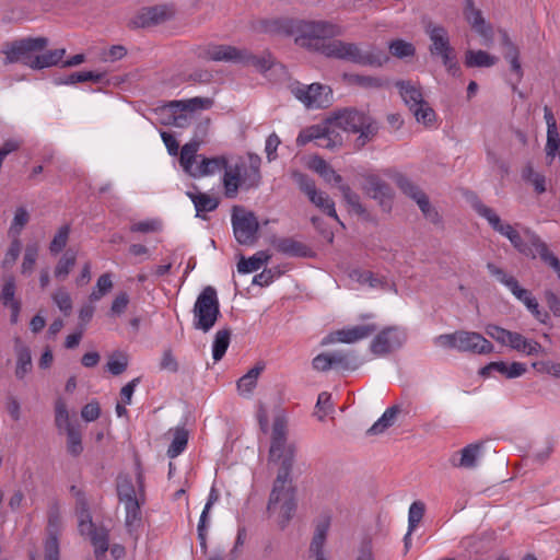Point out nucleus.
<instances>
[{
	"label": "nucleus",
	"mask_w": 560,
	"mask_h": 560,
	"mask_svg": "<svg viewBox=\"0 0 560 560\" xmlns=\"http://www.w3.org/2000/svg\"><path fill=\"white\" fill-rule=\"evenodd\" d=\"M288 32L294 36L296 45L310 50L318 51L325 57L350 61L360 66L382 67L387 60V56L369 47L364 49L355 43L343 42L340 39H329L342 34V28L327 21H292Z\"/></svg>",
	"instance_id": "obj_1"
},
{
	"label": "nucleus",
	"mask_w": 560,
	"mask_h": 560,
	"mask_svg": "<svg viewBox=\"0 0 560 560\" xmlns=\"http://www.w3.org/2000/svg\"><path fill=\"white\" fill-rule=\"evenodd\" d=\"M472 209L480 218L487 221L495 233L506 237L517 252L532 258L539 256L545 264L556 271L560 279V260L549 250L548 245L533 230L523 228L522 236L512 224L502 220L493 208L485 205L479 199L472 202Z\"/></svg>",
	"instance_id": "obj_2"
},
{
	"label": "nucleus",
	"mask_w": 560,
	"mask_h": 560,
	"mask_svg": "<svg viewBox=\"0 0 560 560\" xmlns=\"http://www.w3.org/2000/svg\"><path fill=\"white\" fill-rule=\"evenodd\" d=\"M256 418L260 430L270 433L269 462L279 465L277 478L290 477L294 463L295 445L288 440V419L283 409L269 410L259 404Z\"/></svg>",
	"instance_id": "obj_3"
},
{
	"label": "nucleus",
	"mask_w": 560,
	"mask_h": 560,
	"mask_svg": "<svg viewBox=\"0 0 560 560\" xmlns=\"http://www.w3.org/2000/svg\"><path fill=\"white\" fill-rule=\"evenodd\" d=\"M326 126L330 137L339 135L338 130L359 133L357 139L359 148L365 145L377 132V125L370 116L351 108H345L332 114L326 120Z\"/></svg>",
	"instance_id": "obj_4"
},
{
	"label": "nucleus",
	"mask_w": 560,
	"mask_h": 560,
	"mask_svg": "<svg viewBox=\"0 0 560 560\" xmlns=\"http://www.w3.org/2000/svg\"><path fill=\"white\" fill-rule=\"evenodd\" d=\"M202 140L192 139L184 144L180 150L179 164L186 174L194 178H201L215 175L224 171L228 160L225 156L206 158L198 155Z\"/></svg>",
	"instance_id": "obj_5"
},
{
	"label": "nucleus",
	"mask_w": 560,
	"mask_h": 560,
	"mask_svg": "<svg viewBox=\"0 0 560 560\" xmlns=\"http://www.w3.org/2000/svg\"><path fill=\"white\" fill-rule=\"evenodd\" d=\"M433 343L442 349H455L459 352L476 354H488L493 351V345L476 331L458 330L452 334H442L433 339Z\"/></svg>",
	"instance_id": "obj_6"
},
{
	"label": "nucleus",
	"mask_w": 560,
	"mask_h": 560,
	"mask_svg": "<svg viewBox=\"0 0 560 560\" xmlns=\"http://www.w3.org/2000/svg\"><path fill=\"white\" fill-rule=\"evenodd\" d=\"M260 182L259 168L255 164L237 162L233 165L226 164L222 177V185L226 198L233 199L240 189L248 190L257 187Z\"/></svg>",
	"instance_id": "obj_7"
},
{
	"label": "nucleus",
	"mask_w": 560,
	"mask_h": 560,
	"mask_svg": "<svg viewBox=\"0 0 560 560\" xmlns=\"http://www.w3.org/2000/svg\"><path fill=\"white\" fill-rule=\"evenodd\" d=\"M205 57L213 61H231L246 66H253L259 71H267L272 65L271 56H255L245 49H237L229 45L210 46Z\"/></svg>",
	"instance_id": "obj_8"
},
{
	"label": "nucleus",
	"mask_w": 560,
	"mask_h": 560,
	"mask_svg": "<svg viewBox=\"0 0 560 560\" xmlns=\"http://www.w3.org/2000/svg\"><path fill=\"white\" fill-rule=\"evenodd\" d=\"M209 98L194 97L190 100L172 101L161 107L163 122L176 128H186L194 119V112L211 106Z\"/></svg>",
	"instance_id": "obj_9"
},
{
	"label": "nucleus",
	"mask_w": 560,
	"mask_h": 560,
	"mask_svg": "<svg viewBox=\"0 0 560 560\" xmlns=\"http://www.w3.org/2000/svg\"><path fill=\"white\" fill-rule=\"evenodd\" d=\"M192 326L203 332L210 331L220 316V304L214 288L206 287L197 296L192 308Z\"/></svg>",
	"instance_id": "obj_10"
},
{
	"label": "nucleus",
	"mask_w": 560,
	"mask_h": 560,
	"mask_svg": "<svg viewBox=\"0 0 560 560\" xmlns=\"http://www.w3.org/2000/svg\"><path fill=\"white\" fill-rule=\"evenodd\" d=\"M279 506V525L284 528L294 515L296 501L291 478H276L270 493L268 510L275 511Z\"/></svg>",
	"instance_id": "obj_11"
},
{
	"label": "nucleus",
	"mask_w": 560,
	"mask_h": 560,
	"mask_svg": "<svg viewBox=\"0 0 560 560\" xmlns=\"http://www.w3.org/2000/svg\"><path fill=\"white\" fill-rule=\"evenodd\" d=\"M48 45L46 37H26L9 43L3 48L5 63H22L33 69L38 52Z\"/></svg>",
	"instance_id": "obj_12"
},
{
	"label": "nucleus",
	"mask_w": 560,
	"mask_h": 560,
	"mask_svg": "<svg viewBox=\"0 0 560 560\" xmlns=\"http://www.w3.org/2000/svg\"><path fill=\"white\" fill-rule=\"evenodd\" d=\"M485 330L490 338L501 346L510 347L511 349L526 355H534L544 352V348L539 342L534 339H528L520 332L511 331L493 324L487 325Z\"/></svg>",
	"instance_id": "obj_13"
},
{
	"label": "nucleus",
	"mask_w": 560,
	"mask_h": 560,
	"mask_svg": "<svg viewBox=\"0 0 560 560\" xmlns=\"http://www.w3.org/2000/svg\"><path fill=\"white\" fill-rule=\"evenodd\" d=\"M291 92L306 108H324L330 105L332 91L328 85L312 83L308 85L296 83Z\"/></svg>",
	"instance_id": "obj_14"
},
{
	"label": "nucleus",
	"mask_w": 560,
	"mask_h": 560,
	"mask_svg": "<svg viewBox=\"0 0 560 560\" xmlns=\"http://www.w3.org/2000/svg\"><path fill=\"white\" fill-rule=\"evenodd\" d=\"M232 226L235 240L241 245H252L256 242L259 224L253 212L234 208Z\"/></svg>",
	"instance_id": "obj_15"
},
{
	"label": "nucleus",
	"mask_w": 560,
	"mask_h": 560,
	"mask_svg": "<svg viewBox=\"0 0 560 560\" xmlns=\"http://www.w3.org/2000/svg\"><path fill=\"white\" fill-rule=\"evenodd\" d=\"M62 528L61 511L57 502L50 503L47 512V538L44 544L45 560H59L58 535Z\"/></svg>",
	"instance_id": "obj_16"
},
{
	"label": "nucleus",
	"mask_w": 560,
	"mask_h": 560,
	"mask_svg": "<svg viewBox=\"0 0 560 560\" xmlns=\"http://www.w3.org/2000/svg\"><path fill=\"white\" fill-rule=\"evenodd\" d=\"M294 178L300 189L308 197L313 205L342 225L336 212L335 202L326 192L317 190L315 183L304 174L296 173Z\"/></svg>",
	"instance_id": "obj_17"
},
{
	"label": "nucleus",
	"mask_w": 560,
	"mask_h": 560,
	"mask_svg": "<svg viewBox=\"0 0 560 560\" xmlns=\"http://www.w3.org/2000/svg\"><path fill=\"white\" fill-rule=\"evenodd\" d=\"M175 14L173 5L158 4L142 8L130 20L129 25L132 28H144L161 24L172 19Z\"/></svg>",
	"instance_id": "obj_18"
},
{
	"label": "nucleus",
	"mask_w": 560,
	"mask_h": 560,
	"mask_svg": "<svg viewBox=\"0 0 560 560\" xmlns=\"http://www.w3.org/2000/svg\"><path fill=\"white\" fill-rule=\"evenodd\" d=\"M407 340L404 328L394 326L383 329L371 342V351L376 355H385L399 349Z\"/></svg>",
	"instance_id": "obj_19"
},
{
	"label": "nucleus",
	"mask_w": 560,
	"mask_h": 560,
	"mask_svg": "<svg viewBox=\"0 0 560 560\" xmlns=\"http://www.w3.org/2000/svg\"><path fill=\"white\" fill-rule=\"evenodd\" d=\"M424 33L430 39L429 51L431 56L442 59L455 52L451 45L448 31L443 25L429 21L424 25Z\"/></svg>",
	"instance_id": "obj_20"
},
{
	"label": "nucleus",
	"mask_w": 560,
	"mask_h": 560,
	"mask_svg": "<svg viewBox=\"0 0 560 560\" xmlns=\"http://www.w3.org/2000/svg\"><path fill=\"white\" fill-rule=\"evenodd\" d=\"M463 14L470 27L481 37V44L491 46L493 43V27L486 21L481 10L476 8L474 0H464Z\"/></svg>",
	"instance_id": "obj_21"
},
{
	"label": "nucleus",
	"mask_w": 560,
	"mask_h": 560,
	"mask_svg": "<svg viewBox=\"0 0 560 560\" xmlns=\"http://www.w3.org/2000/svg\"><path fill=\"white\" fill-rule=\"evenodd\" d=\"M397 184L405 195L416 201L428 221L434 224L441 222L439 212L431 206L428 196L417 185L406 177H399Z\"/></svg>",
	"instance_id": "obj_22"
},
{
	"label": "nucleus",
	"mask_w": 560,
	"mask_h": 560,
	"mask_svg": "<svg viewBox=\"0 0 560 560\" xmlns=\"http://www.w3.org/2000/svg\"><path fill=\"white\" fill-rule=\"evenodd\" d=\"M375 330H376V326L373 324L346 327V328L339 329L337 331H334V332H330L329 335H327L323 339L322 343L323 345H331V343H336V342L353 343L359 340L368 338Z\"/></svg>",
	"instance_id": "obj_23"
},
{
	"label": "nucleus",
	"mask_w": 560,
	"mask_h": 560,
	"mask_svg": "<svg viewBox=\"0 0 560 560\" xmlns=\"http://www.w3.org/2000/svg\"><path fill=\"white\" fill-rule=\"evenodd\" d=\"M313 140L317 141V145L329 149L336 148L342 143V137L340 135L330 137L326 124L323 127L313 126L301 131L296 138V143L298 145H305Z\"/></svg>",
	"instance_id": "obj_24"
},
{
	"label": "nucleus",
	"mask_w": 560,
	"mask_h": 560,
	"mask_svg": "<svg viewBox=\"0 0 560 560\" xmlns=\"http://www.w3.org/2000/svg\"><path fill=\"white\" fill-rule=\"evenodd\" d=\"M485 443L476 442L466 445L458 453H454L450 463L454 467L472 469L476 468L483 455Z\"/></svg>",
	"instance_id": "obj_25"
},
{
	"label": "nucleus",
	"mask_w": 560,
	"mask_h": 560,
	"mask_svg": "<svg viewBox=\"0 0 560 560\" xmlns=\"http://www.w3.org/2000/svg\"><path fill=\"white\" fill-rule=\"evenodd\" d=\"M512 284L513 288H511L510 292L525 305L527 311L535 317V319H537L541 324H547L550 316L548 312L542 311L539 307L536 298L533 296V294L528 290L522 288L518 281L513 282Z\"/></svg>",
	"instance_id": "obj_26"
},
{
	"label": "nucleus",
	"mask_w": 560,
	"mask_h": 560,
	"mask_svg": "<svg viewBox=\"0 0 560 560\" xmlns=\"http://www.w3.org/2000/svg\"><path fill=\"white\" fill-rule=\"evenodd\" d=\"M394 85L409 109L419 105V103L424 100L422 86L418 81L397 80Z\"/></svg>",
	"instance_id": "obj_27"
},
{
	"label": "nucleus",
	"mask_w": 560,
	"mask_h": 560,
	"mask_svg": "<svg viewBox=\"0 0 560 560\" xmlns=\"http://www.w3.org/2000/svg\"><path fill=\"white\" fill-rule=\"evenodd\" d=\"M493 371L504 375L506 378H516L526 372V365L522 362H513L511 364L503 361L491 362L481 369L480 374L482 376H490Z\"/></svg>",
	"instance_id": "obj_28"
},
{
	"label": "nucleus",
	"mask_w": 560,
	"mask_h": 560,
	"mask_svg": "<svg viewBox=\"0 0 560 560\" xmlns=\"http://www.w3.org/2000/svg\"><path fill=\"white\" fill-rule=\"evenodd\" d=\"M271 245L277 252L287 256L304 257L307 254V247L292 237H273Z\"/></svg>",
	"instance_id": "obj_29"
},
{
	"label": "nucleus",
	"mask_w": 560,
	"mask_h": 560,
	"mask_svg": "<svg viewBox=\"0 0 560 560\" xmlns=\"http://www.w3.org/2000/svg\"><path fill=\"white\" fill-rule=\"evenodd\" d=\"M14 350L16 354L15 376L23 380L32 370L31 350L20 338L14 340Z\"/></svg>",
	"instance_id": "obj_30"
},
{
	"label": "nucleus",
	"mask_w": 560,
	"mask_h": 560,
	"mask_svg": "<svg viewBox=\"0 0 560 560\" xmlns=\"http://www.w3.org/2000/svg\"><path fill=\"white\" fill-rule=\"evenodd\" d=\"M186 195L195 206L197 218L206 219L205 213L214 211L219 206V199L206 192L187 191Z\"/></svg>",
	"instance_id": "obj_31"
},
{
	"label": "nucleus",
	"mask_w": 560,
	"mask_h": 560,
	"mask_svg": "<svg viewBox=\"0 0 560 560\" xmlns=\"http://www.w3.org/2000/svg\"><path fill=\"white\" fill-rule=\"evenodd\" d=\"M365 191L373 199L386 205L392 198L390 187L377 176H369L365 183Z\"/></svg>",
	"instance_id": "obj_32"
},
{
	"label": "nucleus",
	"mask_w": 560,
	"mask_h": 560,
	"mask_svg": "<svg viewBox=\"0 0 560 560\" xmlns=\"http://www.w3.org/2000/svg\"><path fill=\"white\" fill-rule=\"evenodd\" d=\"M522 179L532 185L536 194L540 195L547 190V178L541 173L535 170L532 162H527L521 171Z\"/></svg>",
	"instance_id": "obj_33"
},
{
	"label": "nucleus",
	"mask_w": 560,
	"mask_h": 560,
	"mask_svg": "<svg viewBox=\"0 0 560 560\" xmlns=\"http://www.w3.org/2000/svg\"><path fill=\"white\" fill-rule=\"evenodd\" d=\"M464 62L467 68H489L498 62V57L481 49H468Z\"/></svg>",
	"instance_id": "obj_34"
},
{
	"label": "nucleus",
	"mask_w": 560,
	"mask_h": 560,
	"mask_svg": "<svg viewBox=\"0 0 560 560\" xmlns=\"http://www.w3.org/2000/svg\"><path fill=\"white\" fill-rule=\"evenodd\" d=\"M345 81L351 85H357L365 90H377L387 86V81L380 77L363 75L357 73H345Z\"/></svg>",
	"instance_id": "obj_35"
},
{
	"label": "nucleus",
	"mask_w": 560,
	"mask_h": 560,
	"mask_svg": "<svg viewBox=\"0 0 560 560\" xmlns=\"http://www.w3.org/2000/svg\"><path fill=\"white\" fill-rule=\"evenodd\" d=\"M502 46L504 48V58L510 62L511 70L514 71L520 79L522 77V67L520 62V52L505 31L501 32Z\"/></svg>",
	"instance_id": "obj_36"
},
{
	"label": "nucleus",
	"mask_w": 560,
	"mask_h": 560,
	"mask_svg": "<svg viewBox=\"0 0 560 560\" xmlns=\"http://www.w3.org/2000/svg\"><path fill=\"white\" fill-rule=\"evenodd\" d=\"M311 168L319 174L324 180L329 184L339 186L342 183V177L322 158H314L311 161Z\"/></svg>",
	"instance_id": "obj_37"
},
{
	"label": "nucleus",
	"mask_w": 560,
	"mask_h": 560,
	"mask_svg": "<svg viewBox=\"0 0 560 560\" xmlns=\"http://www.w3.org/2000/svg\"><path fill=\"white\" fill-rule=\"evenodd\" d=\"M65 55V48L48 51L43 50L42 52H38L35 63L33 65V70H42L45 68L57 66L61 62Z\"/></svg>",
	"instance_id": "obj_38"
},
{
	"label": "nucleus",
	"mask_w": 560,
	"mask_h": 560,
	"mask_svg": "<svg viewBox=\"0 0 560 560\" xmlns=\"http://www.w3.org/2000/svg\"><path fill=\"white\" fill-rule=\"evenodd\" d=\"M104 78V73L101 72H94V71H82V72H75L71 73L66 77L56 78L54 80L56 85H71L79 82H86V81H93V82H101Z\"/></svg>",
	"instance_id": "obj_39"
},
{
	"label": "nucleus",
	"mask_w": 560,
	"mask_h": 560,
	"mask_svg": "<svg viewBox=\"0 0 560 560\" xmlns=\"http://www.w3.org/2000/svg\"><path fill=\"white\" fill-rule=\"evenodd\" d=\"M270 255L265 250H259L248 259L242 258L237 264L240 273H250L260 269L268 260Z\"/></svg>",
	"instance_id": "obj_40"
},
{
	"label": "nucleus",
	"mask_w": 560,
	"mask_h": 560,
	"mask_svg": "<svg viewBox=\"0 0 560 560\" xmlns=\"http://www.w3.org/2000/svg\"><path fill=\"white\" fill-rule=\"evenodd\" d=\"M332 369L355 370L360 365L358 357L350 351H334L330 353Z\"/></svg>",
	"instance_id": "obj_41"
},
{
	"label": "nucleus",
	"mask_w": 560,
	"mask_h": 560,
	"mask_svg": "<svg viewBox=\"0 0 560 560\" xmlns=\"http://www.w3.org/2000/svg\"><path fill=\"white\" fill-rule=\"evenodd\" d=\"M261 371V366H254L237 381V390L240 395L245 397L252 395Z\"/></svg>",
	"instance_id": "obj_42"
},
{
	"label": "nucleus",
	"mask_w": 560,
	"mask_h": 560,
	"mask_svg": "<svg viewBox=\"0 0 560 560\" xmlns=\"http://www.w3.org/2000/svg\"><path fill=\"white\" fill-rule=\"evenodd\" d=\"M398 412L399 408L397 406L387 408L378 418V420L369 429L368 432L373 435L383 433L386 429L394 424Z\"/></svg>",
	"instance_id": "obj_43"
},
{
	"label": "nucleus",
	"mask_w": 560,
	"mask_h": 560,
	"mask_svg": "<svg viewBox=\"0 0 560 560\" xmlns=\"http://www.w3.org/2000/svg\"><path fill=\"white\" fill-rule=\"evenodd\" d=\"M231 340V331L229 329L218 330L214 335V339L212 342V358L215 362L220 361L230 345Z\"/></svg>",
	"instance_id": "obj_44"
},
{
	"label": "nucleus",
	"mask_w": 560,
	"mask_h": 560,
	"mask_svg": "<svg viewBox=\"0 0 560 560\" xmlns=\"http://www.w3.org/2000/svg\"><path fill=\"white\" fill-rule=\"evenodd\" d=\"M409 110L413 114L417 122L422 124L425 127L432 126L436 119L434 109L425 100L421 101L419 105L410 108Z\"/></svg>",
	"instance_id": "obj_45"
},
{
	"label": "nucleus",
	"mask_w": 560,
	"mask_h": 560,
	"mask_svg": "<svg viewBox=\"0 0 560 560\" xmlns=\"http://www.w3.org/2000/svg\"><path fill=\"white\" fill-rule=\"evenodd\" d=\"M91 542L94 547V555L96 560L104 558L108 550V533L104 528H95L89 535Z\"/></svg>",
	"instance_id": "obj_46"
},
{
	"label": "nucleus",
	"mask_w": 560,
	"mask_h": 560,
	"mask_svg": "<svg viewBox=\"0 0 560 560\" xmlns=\"http://www.w3.org/2000/svg\"><path fill=\"white\" fill-rule=\"evenodd\" d=\"M424 514V504L420 501L413 502L408 512V533L406 534L404 540L406 547L409 546L410 535L420 523Z\"/></svg>",
	"instance_id": "obj_47"
},
{
	"label": "nucleus",
	"mask_w": 560,
	"mask_h": 560,
	"mask_svg": "<svg viewBox=\"0 0 560 560\" xmlns=\"http://www.w3.org/2000/svg\"><path fill=\"white\" fill-rule=\"evenodd\" d=\"M187 443H188L187 430L184 428H176L174 431V436H173L172 443L167 450V456L170 458L177 457L179 454H182L185 451Z\"/></svg>",
	"instance_id": "obj_48"
},
{
	"label": "nucleus",
	"mask_w": 560,
	"mask_h": 560,
	"mask_svg": "<svg viewBox=\"0 0 560 560\" xmlns=\"http://www.w3.org/2000/svg\"><path fill=\"white\" fill-rule=\"evenodd\" d=\"M77 253L72 249H68L61 258L58 260L55 268V277L65 280L70 273L71 269L75 265Z\"/></svg>",
	"instance_id": "obj_49"
},
{
	"label": "nucleus",
	"mask_w": 560,
	"mask_h": 560,
	"mask_svg": "<svg viewBox=\"0 0 560 560\" xmlns=\"http://www.w3.org/2000/svg\"><path fill=\"white\" fill-rule=\"evenodd\" d=\"M70 233L71 226L69 224H63L57 230L52 240L49 243L50 254L57 255L66 248Z\"/></svg>",
	"instance_id": "obj_50"
},
{
	"label": "nucleus",
	"mask_w": 560,
	"mask_h": 560,
	"mask_svg": "<svg viewBox=\"0 0 560 560\" xmlns=\"http://www.w3.org/2000/svg\"><path fill=\"white\" fill-rule=\"evenodd\" d=\"M113 279L110 273H103L98 277L96 284L89 295L90 302H97L113 289Z\"/></svg>",
	"instance_id": "obj_51"
},
{
	"label": "nucleus",
	"mask_w": 560,
	"mask_h": 560,
	"mask_svg": "<svg viewBox=\"0 0 560 560\" xmlns=\"http://www.w3.org/2000/svg\"><path fill=\"white\" fill-rule=\"evenodd\" d=\"M547 163L550 165L560 152V135L558 128L547 129V140L545 145Z\"/></svg>",
	"instance_id": "obj_52"
},
{
	"label": "nucleus",
	"mask_w": 560,
	"mask_h": 560,
	"mask_svg": "<svg viewBox=\"0 0 560 560\" xmlns=\"http://www.w3.org/2000/svg\"><path fill=\"white\" fill-rule=\"evenodd\" d=\"M54 303L60 312L68 316L72 311V299L66 288H58L51 295Z\"/></svg>",
	"instance_id": "obj_53"
},
{
	"label": "nucleus",
	"mask_w": 560,
	"mask_h": 560,
	"mask_svg": "<svg viewBox=\"0 0 560 560\" xmlns=\"http://www.w3.org/2000/svg\"><path fill=\"white\" fill-rule=\"evenodd\" d=\"M390 54L399 59L412 57L416 52L415 46L404 39H395L388 44Z\"/></svg>",
	"instance_id": "obj_54"
},
{
	"label": "nucleus",
	"mask_w": 560,
	"mask_h": 560,
	"mask_svg": "<svg viewBox=\"0 0 560 560\" xmlns=\"http://www.w3.org/2000/svg\"><path fill=\"white\" fill-rule=\"evenodd\" d=\"M66 433L68 452L73 456L80 455L83 451L80 429L78 427L69 428Z\"/></svg>",
	"instance_id": "obj_55"
},
{
	"label": "nucleus",
	"mask_w": 560,
	"mask_h": 560,
	"mask_svg": "<svg viewBox=\"0 0 560 560\" xmlns=\"http://www.w3.org/2000/svg\"><path fill=\"white\" fill-rule=\"evenodd\" d=\"M55 422L59 430H68L75 425L70 422L69 412L65 401L58 399L55 405Z\"/></svg>",
	"instance_id": "obj_56"
},
{
	"label": "nucleus",
	"mask_w": 560,
	"mask_h": 560,
	"mask_svg": "<svg viewBox=\"0 0 560 560\" xmlns=\"http://www.w3.org/2000/svg\"><path fill=\"white\" fill-rule=\"evenodd\" d=\"M28 220L30 214L27 210L23 207L18 208L11 222L9 234L13 237H18L23 228L27 224Z\"/></svg>",
	"instance_id": "obj_57"
},
{
	"label": "nucleus",
	"mask_w": 560,
	"mask_h": 560,
	"mask_svg": "<svg viewBox=\"0 0 560 560\" xmlns=\"http://www.w3.org/2000/svg\"><path fill=\"white\" fill-rule=\"evenodd\" d=\"M351 280L371 288H377L382 281L375 277L371 271L354 269L349 273Z\"/></svg>",
	"instance_id": "obj_58"
},
{
	"label": "nucleus",
	"mask_w": 560,
	"mask_h": 560,
	"mask_svg": "<svg viewBox=\"0 0 560 560\" xmlns=\"http://www.w3.org/2000/svg\"><path fill=\"white\" fill-rule=\"evenodd\" d=\"M127 55V48L122 45H113L100 52V60L103 62H115Z\"/></svg>",
	"instance_id": "obj_59"
},
{
	"label": "nucleus",
	"mask_w": 560,
	"mask_h": 560,
	"mask_svg": "<svg viewBox=\"0 0 560 560\" xmlns=\"http://www.w3.org/2000/svg\"><path fill=\"white\" fill-rule=\"evenodd\" d=\"M128 366L127 357L122 353L113 354L109 357L106 368L113 375H120Z\"/></svg>",
	"instance_id": "obj_60"
},
{
	"label": "nucleus",
	"mask_w": 560,
	"mask_h": 560,
	"mask_svg": "<svg viewBox=\"0 0 560 560\" xmlns=\"http://www.w3.org/2000/svg\"><path fill=\"white\" fill-rule=\"evenodd\" d=\"M38 256V246L36 244H30L25 248L23 262L21 266L22 273H31Z\"/></svg>",
	"instance_id": "obj_61"
},
{
	"label": "nucleus",
	"mask_w": 560,
	"mask_h": 560,
	"mask_svg": "<svg viewBox=\"0 0 560 560\" xmlns=\"http://www.w3.org/2000/svg\"><path fill=\"white\" fill-rule=\"evenodd\" d=\"M316 416L318 420H324L327 415H329L332 411V402H331V396L327 392H322L317 397L316 402Z\"/></svg>",
	"instance_id": "obj_62"
},
{
	"label": "nucleus",
	"mask_w": 560,
	"mask_h": 560,
	"mask_svg": "<svg viewBox=\"0 0 560 560\" xmlns=\"http://www.w3.org/2000/svg\"><path fill=\"white\" fill-rule=\"evenodd\" d=\"M339 189L347 201V203L357 213H363L364 209L360 202L359 196L351 190V188L348 185L340 184Z\"/></svg>",
	"instance_id": "obj_63"
},
{
	"label": "nucleus",
	"mask_w": 560,
	"mask_h": 560,
	"mask_svg": "<svg viewBox=\"0 0 560 560\" xmlns=\"http://www.w3.org/2000/svg\"><path fill=\"white\" fill-rule=\"evenodd\" d=\"M0 300L4 306L12 305L13 303H20L15 300V281L13 278H8L1 290Z\"/></svg>",
	"instance_id": "obj_64"
}]
</instances>
